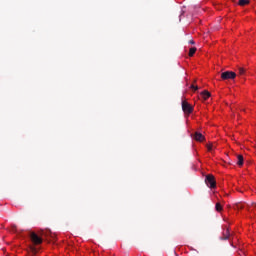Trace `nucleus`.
<instances>
[{"instance_id":"nucleus-13","label":"nucleus","mask_w":256,"mask_h":256,"mask_svg":"<svg viewBox=\"0 0 256 256\" xmlns=\"http://www.w3.org/2000/svg\"><path fill=\"white\" fill-rule=\"evenodd\" d=\"M215 209H216V211L221 212V211H223V206L221 205V203L218 202L215 205Z\"/></svg>"},{"instance_id":"nucleus-3","label":"nucleus","mask_w":256,"mask_h":256,"mask_svg":"<svg viewBox=\"0 0 256 256\" xmlns=\"http://www.w3.org/2000/svg\"><path fill=\"white\" fill-rule=\"evenodd\" d=\"M235 77H237V73L233 71H226L221 74V79L224 81L227 79H235Z\"/></svg>"},{"instance_id":"nucleus-15","label":"nucleus","mask_w":256,"mask_h":256,"mask_svg":"<svg viewBox=\"0 0 256 256\" xmlns=\"http://www.w3.org/2000/svg\"><path fill=\"white\" fill-rule=\"evenodd\" d=\"M190 88H192L194 91H199V87L195 85H191Z\"/></svg>"},{"instance_id":"nucleus-17","label":"nucleus","mask_w":256,"mask_h":256,"mask_svg":"<svg viewBox=\"0 0 256 256\" xmlns=\"http://www.w3.org/2000/svg\"><path fill=\"white\" fill-rule=\"evenodd\" d=\"M33 253H37V250L35 248H31Z\"/></svg>"},{"instance_id":"nucleus-4","label":"nucleus","mask_w":256,"mask_h":256,"mask_svg":"<svg viewBox=\"0 0 256 256\" xmlns=\"http://www.w3.org/2000/svg\"><path fill=\"white\" fill-rule=\"evenodd\" d=\"M182 111L189 115V114L193 113V106H191V104H189L187 101H183L182 102Z\"/></svg>"},{"instance_id":"nucleus-6","label":"nucleus","mask_w":256,"mask_h":256,"mask_svg":"<svg viewBox=\"0 0 256 256\" xmlns=\"http://www.w3.org/2000/svg\"><path fill=\"white\" fill-rule=\"evenodd\" d=\"M229 237H231V233L229 232V228H227L223 234L222 237L220 238L222 241H227V239H229Z\"/></svg>"},{"instance_id":"nucleus-11","label":"nucleus","mask_w":256,"mask_h":256,"mask_svg":"<svg viewBox=\"0 0 256 256\" xmlns=\"http://www.w3.org/2000/svg\"><path fill=\"white\" fill-rule=\"evenodd\" d=\"M197 52V48L193 47L189 50V57H193L195 53Z\"/></svg>"},{"instance_id":"nucleus-1","label":"nucleus","mask_w":256,"mask_h":256,"mask_svg":"<svg viewBox=\"0 0 256 256\" xmlns=\"http://www.w3.org/2000/svg\"><path fill=\"white\" fill-rule=\"evenodd\" d=\"M205 183L207 185V187H209L210 189H215V187H217V182L215 181V176L208 174L205 178Z\"/></svg>"},{"instance_id":"nucleus-8","label":"nucleus","mask_w":256,"mask_h":256,"mask_svg":"<svg viewBox=\"0 0 256 256\" xmlns=\"http://www.w3.org/2000/svg\"><path fill=\"white\" fill-rule=\"evenodd\" d=\"M238 75L239 77H244V75H247V71L243 67L238 68Z\"/></svg>"},{"instance_id":"nucleus-9","label":"nucleus","mask_w":256,"mask_h":256,"mask_svg":"<svg viewBox=\"0 0 256 256\" xmlns=\"http://www.w3.org/2000/svg\"><path fill=\"white\" fill-rule=\"evenodd\" d=\"M249 3V0H239L238 5H240V7H245V5H249Z\"/></svg>"},{"instance_id":"nucleus-7","label":"nucleus","mask_w":256,"mask_h":256,"mask_svg":"<svg viewBox=\"0 0 256 256\" xmlns=\"http://www.w3.org/2000/svg\"><path fill=\"white\" fill-rule=\"evenodd\" d=\"M201 97L202 99H204V101H207V99H209V97H211V93L207 90H204L203 92H201Z\"/></svg>"},{"instance_id":"nucleus-12","label":"nucleus","mask_w":256,"mask_h":256,"mask_svg":"<svg viewBox=\"0 0 256 256\" xmlns=\"http://www.w3.org/2000/svg\"><path fill=\"white\" fill-rule=\"evenodd\" d=\"M237 159V165L241 167V165H243V155H238Z\"/></svg>"},{"instance_id":"nucleus-10","label":"nucleus","mask_w":256,"mask_h":256,"mask_svg":"<svg viewBox=\"0 0 256 256\" xmlns=\"http://www.w3.org/2000/svg\"><path fill=\"white\" fill-rule=\"evenodd\" d=\"M234 209H245V204H243L241 202L236 203L234 206Z\"/></svg>"},{"instance_id":"nucleus-2","label":"nucleus","mask_w":256,"mask_h":256,"mask_svg":"<svg viewBox=\"0 0 256 256\" xmlns=\"http://www.w3.org/2000/svg\"><path fill=\"white\" fill-rule=\"evenodd\" d=\"M30 239L34 245H41V243H43V238H41L35 232L30 234Z\"/></svg>"},{"instance_id":"nucleus-16","label":"nucleus","mask_w":256,"mask_h":256,"mask_svg":"<svg viewBox=\"0 0 256 256\" xmlns=\"http://www.w3.org/2000/svg\"><path fill=\"white\" fill-rule=\"evenodd\" d=\"M189 44H190V45H195V41L190 40V41H189Z\"/></svg>"},{"instance_id":"nucleus-5","label":"nucleus","mask_w":256,"mask_h":256,"mask_svg":"<svg viewBox=\"0 0 256 256\" xmlns=\"http://www.w3.org/2000/svg\"><path fill=\"white\" fill-rule=\"evenodd\" d=\"M193 139L195 141H198L199 143H202V141H205V136L201 134V132H195L194 135H192Z\"/></svg>"},{"instance_id":"nucleus-14","label":"nucleus","mask_w":256,"mask_h":256,"mask_svg":"<svg viewBox=\"0 0 256 256\" xmlns=\"http://www.w3.org/2000/svg\"><path fill=\"white\" fill-rule=\"evenodd\" d=\"M207 149H208V151H213V144H207Z\"/></svg>"}]
</instances>
